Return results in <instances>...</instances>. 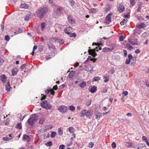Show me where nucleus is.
I'll return each mask as SVG.
<instances>
[{
  "label": "nucleus",
  "mask_w": 149,
  "mask_h": 149,
  "mask_svg": "<svg viewBox=\"0 0 149 149\" xmlns=\"http://www.w3.org/2000/svg\"><path fill=\"white\" fill-rule=\"evenodd\" d=\"M128 92L127 91H123L122 93V95H123V96H125L128 95Z\"/></svg>",
  "instance_id": "de8ad7c7"
},
{
  "label": "nucleus",
  "mask_w": 149,
  "mask_h": 149,
  "mask_svg": "<svg viewBox=\"0 0 149 149\" xmlns=\"http://www.w3.org/2000/svg\"><path fill=\"white\" fill-rule=\"evenodd\" d=\"M68 131L70 133L73 134L74 132V129L73 127H70L68 128Z\"/></svg>",
  "instance_id": "c85d7f7f"
},
{
  "label": "nucleus",
  "mask_w": 149,
  "mask_h": 149,
  "mask_svg": "<svg viewBox=\"0 0 149 149\" xmlns=\"http://www.w3.org/2000/svg\"><path fill=\"white\" fill-rule=\"evenodd\" d=\"M18 71V69L17 68H15L12 70V75L13 76H15L16 75L17 72Z\"/></svg>",
  "instance_id": "aec40b11"
},
{
  "label": "nucleus",
  "mask_w": 149,
  "mask_h": 149,
  "mask_svg": "<svg viewBox=\"0 0 149 149\" xmlns=\"http://www.w3.org/2000/svg\"><path fill=\"white\" fill-rule=\"evenodd\" d=\"M48 11V9L46 7H44L39 9L36 12L37 16L40 19H42Z\"/></svg>",
  "instance_id": "f257e3e1"
},
{
  "label": "nucleus",
  "mask_w": 149,
  "mask_h": 149,
  "mask_svg": "<svg viewBox=\"0 0 149 149\" xmlns=\"http://www.w3.org/2000/svg\"><path fill=\"white\" fill-rule=\"evenodd\" d=\"M124 38L123 36H121L119 38V40L120 41H123L124 39Z\"/></svg>",
  "instance_id": "6e6d98bb"
},
{
  "label": "nucleus",
  "mask_w": 149,
  "mask_h": 149,
  "mask_svg": "<svg viewBox=\"0 0 149 149\" xmlns=\"http://www.w3.org/2000/svg\"><path fill=\"white\" fill-rule=\"evenodd\" d=\"M125 47L130 51L133 48V47L128 43L126 44Z\"/></svg>",
  "instance_id": "4be33fe9"
},
{
  "label": "nucleus",
  "mask_w": 149,
  "mask_h": 149,
  "mask_svg": "<svg viewBox=\"0 0 149 149\" xmlns=\"http://www.w3.org/2000/svg\"><path fill=\"white\" fill-rule=\"evenodd\" d=\"M104 78L105 79L104 81L105 82H108L109 79V77L108 76H104Z\"/></svg>",
  "instance_id": "f704fd0d"
},
{
  "label": "nucleus",
  "mask_w": 149,
  "mask_h": 149,
  "mask_svg": "<svg viewBox=\"0 0 149 149\" xmlns=\"http://www.w3.org/2000/svg\"><path fill=\"white\" fill-rule=\"evenodd\" d=\"M127 21V19H124L120 22V24L122 25H124L126 23Z\"/></svg>",
  "instance_id": "7c9ffc66"
},
{
  "label": "nucleus",
  "mask_w": 149,
  "mask_h": 149,
  "mask_svg": "<svg viewBox=\"0 0 149 149\" xmlns=\"http://www.w3.org/2000/svg\"><path fill=\"white\" fill-rule=\"evenodd\" d=\"M72 29L71 27L70 26L67 27L64 29V32L66 34L69 35L70 33V31H71V30Z\"/></svg>",
  "instance_id": "ddd939ff"
},
{
  "label": "nucleus",
  "mask_w": 149,
  "mask_h": 149,
  "mask_svg": "<svg viewBox=\"0 0 149 149\" xmlns=\"http://www.w3.org/2000/svg\"><path fill=\"white\" fill-rule=\"evenodd\" d=\"M31 17V16L30 15H26L24 18V19L26 21H28L29 20Z\"/></svg>",
  "instance_id": "ea45409f"
},
{
  "label": "nucleus",
  "mask_w": 149,
  "mask_h": 149,
  "mask_svg": "<svg viewBox=\"0 0 149 149\" xmlns=\"http://www.w3.org/2000/svg\"><path fill=\"white\" fill-rule=\"evenodd\" d=\"M102 115V113L100 112H98L96 113L95 114V116L96 117L95 118L96 119L97 118H100V117Z\"/></svg>",
  "instance_id": "a878e982"
},
{
  "label": "nucleus",
  "mask_w": 149,
  "mask_h": 149,
  "mask_svg": "<svg viewBox=\"0 0 149 149\" xmlns=\"http://www.w3.org/2000/svg\"><path fill=\"white\" fill-rule=\"evenodd\" d=\"M123 52L124 54V56L125 57H126L127 55V52L125 50H124L123 51Z\"/></svg>",
  "instance_id": "4d7b16f0"
},
{
  "label": "nucleus",
  "mask_w": 149,
  "mask_h": 149,
  "mask_svg": "<svg viewBox=\"0 0 149 149\" xmlns=\"http://www.w3.org/2000/svg\"><path fill=\"white\" fill-rule=\"evenodd\" d=\"M111 14H108L106 17L105 19V22L107 24H109L111 21Z\"/></svg>",
  "instance_id": "0eeeda50"
},
{
  "label": "nucleus",
  "mask_w": 149,
  "mask_h": 149,
  "mask_svg": "<svg viewBox=\"0 0 149 149\" xmlns=\"http://www.w3.org/2000/svg\"><path fill=\"white\" fill-rule=\"evenodd\" d=\"M48 46V47L49 48V49H54L55 47L53 45V44L51 43H49L47 44Z\"/></svg>",
  "instance_id": "473e14b6"
},
{
  "label": "nucleus",
  "mask_w": 149,
  "mask_h": 149,
  "mask_svg": "<svg viewBox=\"0 0 149 149\" xmlns=\"http://www.w3.org/2000/svg\"><path fill=\"white\" fill-rule=\"evenodd\" d=\"M128 143V147H131L133 146V143Z\"/></svg>",
  "instance_id": "052dcab7"
},
{
  "label": "nucleus",
  "mask_w": 149,
  "mask_h": 149,
  "mask_svg": "<svg viewBox=\"0 0 149 149\" xmlns=\"http://www.w3.org/2000/svg\"><path fill=\"white\" fill-rule=\"evenodd\" d=\"M45 145L47 146H51L52 145V141H49L45 143Z\"/></svg>",
  "instance_id": "e433bc0d"
},
{
  "label": "nucleus",
  "mask_w": 149,
  "mask_h": 149,
  "mask_svg": "<svg viewBox=\"0 0 149 149\" xmlns=\"http://www.w3.org/2000/svg\"><path fill=\"white\" fill-rule=\"evenodd\" d=\"M45 119L44 118H42L40 119L39 123L41 124H43L44 122L45 121Z\"/></svg>",
  "instance_id": "58836bf2"
},
{
  "label": "nucleus",
  "mask_w": 149,
  "mask_h": 149,
  "mask_svg": "<svg viewBox=\"0 0 149 149\" xmlns=\"http://www.w3.org/2000/svg\"><path fill=\"white\" fill-rule=\"evenodd\" d=\"M35 120H34V121L31 120V118H29L27 120L28 123L31 125H33L34 123H35Z\"/></svg>",
  "instance_id": "6ab92c4d"
},
{
  "label": "nucleus",
  "mask_w": 149,
  "mask_h": 149,
  "mask_svg": "<svg viewBox=\"0 0 149 149\" xmlns=\"http://www.w3.org/2000/svg\"><path fill=\"white\" fill-rule=\"evenodd\" d=\"M92 113L91 109L88 110L86 112V114L85 115L89 119L91 118V116L92 115Z\"/></svg>",
  "instance_id": "6e6552de"
},
{
  "label": "nucleus",
  "mask_w": 149,
  "mask_h": 149,
  "mask_svg": "<svg viewBox=\"0 0 149 149\" xmlns=\"http://www.w3.org/2000/svg\"><path fill=\"white\" fill-rule=\"evenodd\" d=\"M140 52V50L139 49H137L135 51V53L136 54H138Z\"/></svg>",
  "instance_id": "680f3d73"
},
{
  "label": "nucleus",
  "mask_w": 149,
  "mask_h": 149,
  "mask_svg": "<svg viewBox=\"0 0 149 149\" xmlns=\"http://www.w3.org/2000/svg\"><path fill=\"white\" fill-rule=\"evenodd\" d=\"M100 79V77H95L93 79V81H98Z\"/></svg>",
  "instance_id": "4c0bfd02"
},
{
  "label": "nucleus",
  "mask_w": 149,
  "mask_h": 149,
  "mask_svg": "<svg viewBox=\"0 0 149 149\" xmlns=\"http://www.w3.org/2000/svg\"><path fill=\"white\" fill-rule=\"evenodd\" d=\"M127 116H128L131 117L132 116V114L131 113H127Z\"/></svg>",
  "instance_id": "69168bd1"
},
{
  "label": "nucleus",
  "mask_w": 149,
  "mask_h": 149,
  "mask_svg": "<svg viewBox=\"0 0 149 149\" xmlns=\"http://www.w3.org/2000/svg\"><path fill=\"white\" fill-rule=\"evenodd\" d=\"M113 49L114 48L113 47L110 48L108 47H105L103 49L102 52H108L113 50Z\"/></svg>",
  "instance_id": "9b49d317"
},
{
  "label": "nucleus",
  "mask_w": 149,
  "mask_h": 149,
  "mask_svg": "<svg viewBox=\"0 0 149 149\" xmlns=\"http://www.w3.org/2000/svg\"><path fill=\"white\" fill-rule=\"evenodd\" d=\"M10 38L8 35H6L5 36V39L6 40L8 41L9 40Z\"/></svg>",
  "instance_id": "864d4df0"
},
{
  "label": "nucleus",
  "mask_w": 149,
  "mask_h": 149,
  "mask_svg": "<svg viewBox=\"0 0 149 149\" xmlns=\"http://www.w3.org/2000/svg\"><path fill=\"white\" fill-rule=\"evenodd\" d=\"M96 10L95 9L93 8L91 9V10H90V12H92L93 13H95L96 12Z\"/></svg>",
  "instance_id": "bf43d9fd"
},
{
  "label": "nucleus",
  "mask_w": 149,
  "mask_h": 149,
  "mask_svg": "<svg viewBox=\"0 0 149 149\" xmlns=\"http://www.w3.org/2000/svg\"><path fill=\"white\" fill-rule=\"evenodd\" d=\"M141 7H138V8L137 10L138 12H140L141 10Z\"/></svg>",
  "instance_id": "0e129e2a"
},
{
  "label": "nucleus",
  "mask_w": 149,
  "mask_h": 149,
  "mask_svg": "<svg viewBox=\"0 0 149 149\" xmlns=\"http://www.w3.org/2000/svg\"><path fill=\"white\" fill-rule=\"evenodd\" d=\"M58 109L60 112L65 113L68 110L67 107L64 105H60L59 106Z\"/></svg>",
  "instance_id": "39448f33"
},
{
  "label": "nucleus",
  "mask_w": 149,
  "mask_h": 149,
  "mask_svg": "<svg viewBox=\"0 0 149 149\" xmlns=\"http://www.w3.org/2000/svg\"><path fill=\"white\" fill-rule=\"evenodd\" d=\"M59 149H65V146L63 144L61 145L59 147Z\"/></svg>",
  "instance_id": "09e8293b"
},
{
  "label": "nucleus",
  "mask_w": 149,
  "mask_h": 149,
  "mask_svg": "<svg viewBox=\"0 0 149 149\" xmlns=\"http://www.w3.org/2000/svg\"><path fill=\"white\" fill-rule=\"evenodd\" d=\"M45 92L46 94H48L49 92L51 94L54 95V91L52 89H47L45 91Z\"/></svg>",
  "instance_id": "2eb2a0df"
},
{
  "label": "nucleus",
  "mask_w": 149,
  "mask_h": 149,
  "mask_svg": "<svg viewBox=\"0 0 149 149\" xmlns=\"http://www.w3.org/2000/svg\"><path fill=\"white\" fill-rule=\"evenodd\" d=\"M23 139L28 142H29L30 140V137L28 135H24L23 136Z\"/></svg>",
  "instance_id": "dca6fc26"
},
{
  "label": "nucleus",
  "mask_w": 149,
  "mask_h": 149,
  "mask_svg": "<svg viewBox=\"0 0 149 149\" xmlns=\"http://www.w3.org/2000/svg\"><path fill=\"white\" fill-rule=\"evenodd\" d=\"M58 134L60 135H61L63 134V130L61 128H58Z\"/></svg>",
  "instance_id": "72a5a7b5"
},
{
  "label": "nucleus",
  "mask_w": 149,
  "mask_h": 149,
  "mask_svg": "<svg viewBox=\"0 0 149 149\" xmlns=\"http://www.w3.org/2000/svg\"><path fill=\"white\" fill-rule=\"evenodd\" d=\"M93 69V67L91 65H88L86 66V70L87 71H90Z\"/></svg>",
  "instance_id": "f3484780"
},
{
  "label": "nucleus",
  "mask_w": 149,
  "mask_h": 149,
  "mask_svg": "<svg viewBox=\"0 0 149 149\" xmlns=\"http://www.w3.org/2000/svg\"><path fill=\"white\" fill-rule=\"evenodd\" d=\"M91 100L88 102H86L85 103V104L86 106H90L91 105Z\"/></svg>",
  "instance_id": "c03bdc74"
},
{
  "label": "nucleus",
  "mask_w": 149,
  "mask_h": 149,
  "mask_svg": "<svg viewBox=\"0 0 149 149\" xmlns=\"http://www.w3.org/2000/svg\"><path fill=\"white\" fill-rule=\"evenodd\" d=\"M136 26L139 29H141L142 28H144L145 27V25L144 23H142L138 24L136 25Z\"/></svg>",
  "instance_id": "412c9836"
},
{
  "label": "nucleus",
  "mask_w": 149,
  "mask_h": 149,
  "mask_svg": "<svg viewBox=\"0 0 149 149\" xmlns=\"http://www.w3.org/2000/svg\"><path fill=\"white\" fill-rule=\"evenodd\" d=\"M42 107L46 109H50L52 107V105L49 104L47 100H45L40 104Z\"/></svg>",
  "instance_id": "f03ea898"
},
{
  "label": "nucleus",
  "mask_w": 149,
  "mask_h": 149,
  "mask_svg": "<svg viewBox=\"0 0 149 149\" xmlns=\"http://www.w3.org/2000/svg\"><path fill=\"white\" fill-rule=\"evenodd\" d=\"M111 147L113 148H115L116 147V145L115 142H113L112 143Z\"/></svg>",
  "instance_id": "3c124183"
},
{
  "label": "nucleus",
  "mask_w": 149,
  "mask_h": 149,
  "mask_svg": "<svg viewBox=\"0 0 149 149\" xmlns=\"http://www.w3.org/2000/svg\"><path fill=\"white\" fill-rule=\"evenodd\" d=\"M86 110H84L81 111L80 113V117H82L84 116L86 114Z\"/></svg>",
  "instance_id": "c756f323"
},
{
  "label": "nucleus",
  "mask_w": 149,
  "mask_h": 149,
  "mask_svg": "<svg viewBox=\"0 0 149 149\" xmlns=\"http://www.w3.org/2000/svg\"><path fill=\"white\" fill-rule=\"evenodd\" d=\"M142 139L143 141H145L146 142L148 141L147 137L145 136H143L142 137Z\"/></svg>",
  "instance_id": "8fccbe9b"
},
{
  "label": "nucleus",
  "mask_w": 149,
  "mask_h": 149,
  "mask_svg": "<svg viewBox=\"0 0 149 149\" xmlns=\"http://www.w3.org/2000/svg\"><path fill=\"white\" fill-rule=\"evenodd\" d=\"M118 9L119 12L122 13L124 11L125 8L123 5H120L118 7Z\"/></svg>",
  "instance_id": "f8f14e48"
},
{
  "label": "nucleus",
  "mask_w": 149,
  "mask_h": 149,
  "mask_svg": "<svg viewBox=\"0 0 149 149\" xmlns=\"http://www.w3.org/2000/svg\"><path fill=\"white\" fill-rule=\"evenodd\" d=\"M68 22L70 24H74L75 23V21L71 16H68Z\"/></svg>",
  "instance_id": "4468645a"
},
{
  "label": "nucleus",
  "mask_w": 149,
  "mask_h": 149,
  "mask_svg": "<svg viewBox=\"0 0 149 149\" xmlns=\"http://www.w3.org/2000/svg\"><path fill=\"white\" fill-rule=\"evenodd\" d=\"M143 3L142 2H139L138 4V6L142 7V6Z\"/></svg>",
  "instance_id": "5fc2aeb1"
},
{
  "label": "nucleus",
  "mask_w": 149,
  "mask_h": 149,
  "mask_svg": "<svg viewBox=\"0 0 149 149\" xmlns=\"http://www.w3.org/2000/svg\"><path fill=\"white\" fill-rule=\"evenodd\" d=\"M110 71L111 72V73L112 74H113V73H114L115 72V70L113 69H111L110 70Z\"/></svg>",
  "instance_id": "e2e57ef3"
},
{
  "label": "nucleus",
  "mask_w": 149,
  "mask_h": 149,
  "mask_svg": "<svg viewBox=\"0 0 149 149\" xmlns=\"http://www.w3.org/2000/svg\"><path fill=\"white\" fill-rule=\"evenodd\" d=\"M99 50L102 49V48L99 46L96 47L95 49H89L88 50L89 54L93 56V57H95L97 55V54L95 52V49H98Z\"/></svg>",
  "instance_id": "7ed1b4c3"
},
{
  "label": "nucleus",
  "mask_w": 149,
  "mask_h": 149,
  "mask_svg": "<svg viewBox=\"0 0 149 149\" xmlns=\"http://www.w3.org/2000/svg\"><path fill=\"white\" fill-rule=\"evenodd\" d=\"M6 88V90L8 92L10 91V89L11 88L9 84V81L7 83L5 86Z\"/></svg>",
  "instance_id": "5701e85b"
},
{
  "label": "nucleus",
  "mask_w": 149,
  "mask_h": 149,
  "mask_svg": "<svg viewBox=\"0 0 149 149\" xmlns=\"http://www.w3.org/2000/svg\"><path fill=\"white\" fill-rule=\"evenodd\" d=\"M86 86V83L85 82H83L79 85V86L82 88H84Z\"/></svg>",
  "instance_id": "2f4dec72"
},
{
  "label": "nucleus",
  "mask_w": 149,
  "mask_h": 149,
  "mask_svg": "<svg viewBox=\"0 0 149 149\" xmlns=\"http://www.w3.org/2000/svg\"><path fill=\"white\" fill-rule=\"evenodd\" d=\"M131 5L132 6H134L135 4V2L134 0H130Z\"/></svg>",
  "instance_id": "a18cd8bd"
},
{
  "label": "nucleus",
  "mask_w": 149,
  "mask_h": 149,
  "mask_svg": "<svg viewBox=\"0 0 149 149\" xmlns=\"http://www.w3.org/2000/svg\"><path fill=\"white\" fill-rule=\"evenodd\" d=\"M146 86H148L149 87V81H146Z\"/></svg>",
  "instance_id": "774afa93"
},
{
  "label": "nucleus",
  "mask_w": 149,
  "mask_h": 149,
  "mask_svg": "<svg viewBox=\"0 0 149 149\" xmlns=\"http://www.w3.org/2000/svg\"><path fill=\"white\" fill-rule=\"evenodd\" d=\"M56 135V133L55 132H51V138L54 137Z\"/></svg>",
  "instance_id": "79ce46f5"
},
{
  "label": "nucleus",
  "mask_w": 149,
  "mask_h": 149,
  "mask_svg": "<svg viewBox=\"0 0 149 149\" xmlns=\"http://www.w3.org/2000/svg\"><path fill=\"white\" fill-rule=\"evenodd\" d=\"M94 145V143L92 142H90L88 144V147L90 148H92Z\"/></svg>",
  "instance_id": "a19ab883"
},
{
  "label": "nucleus",
  "mask_w": 149,
  "mask_h": 149,
  "mask_svg": "<svg viewBox=\"0 0 149 149\" xmlns=\"http://www.w3.org/2000/svg\"><path fill=\"white\" fill-rule=\"evenodd\" d=\"M147 36H148V35H147V33L146 32L144 33L142 35V37L143 38L146 37Z\"/></svg>",
  "instance_id": "603ef678"
},
{
  "label": "nucleus",
  "mask_w": 149,
  "mask_h": 149,
  "mask_svg": "<svg viewBox=\"0 0 149 149\" xmlns=\"http://www.w3.org/2000/svg\"><path fill=\"white\" fill-rule=\"evenodd\" d=\"M128 42L130 44L132 45H137L138 44L137 39L133 40L129 39H128Z\"/></svg>",
  "instance_id": "423d86ee"
},
{
  "label": "nucleus",
  "mask_w": 149,
  "mask_h": 149,
  "mask_svg": "<svg viewBox=\"0 0 149 149\" xmlns=\"http://www.w3.org/2000/svg\"><path fill=\"white\" fill-rule=\"evenodd\" d=\"M69 110H70L72 111H73L75 109L74 107L72 105L70 106L69 107Z\"/></svg>",
  "instance_id": "37998d69"
},
{
  "label": "nucleus",
  "mask_w": 149,
  "mask_h": 149,
  "mask_svg": "<svg viewBox=\"0 0 149 149\" xmlns=\"http://www.w3.org/2000/svg\"><path fill=\"white\" fill-rule=\"evenodd\" d=\"M20 7L23 8H27L28 7V5L27 4L24 3L21 4Z\"/></svg>",
  "instance_id": "cd10ccee"
},
{
  "label": "nucleus",
  "mask_w": 149,
  "mask_h": 149,
  "mask_svg": "<svg viewBox=\"0 0 149 149\" xmlns=\"http://www.w3.org/2000/svg\"><path fill=\"white\" fill-rule=\"evenodd\" d=\"M22 29H19V30H18L17 31H16L15 32L13 33V34L14 35H16L17 34H18L20 33H21L22 32Z\"/></svg>",
  "instance_id": "bb28decb"
},
{
  "label": "nucleus",
  "mask_w": 149,
  "mask_h": 149,
  "mask_svg": "<svg viewBox=\"0 0 149 149\" xmlns=\"http://www.w3.org/2000/svg\"><path fill=\"white\" fill-rule=\"evenodd\" d=\"M30 118H31V120H32L33 121H34V120H35V123L38 119V116L37 115L35 114L32 115Z\"/></svg>",
  "instance_id": "9d476101"
},
{
  "label": "nucleus",
  "mask_w": 149,
  "mask_h": 149,
  "mask_svg": "<svg viewBox=\"0 0 149 149\" xmlns=\"http://www.w3.org/2000/svg\"><path fill=\"white\" fill-rule=\"evenodd\" d=\"M26 65L25 64H23L20 66V68L21 69H23L25 67Z\"/></svg>",
  "instance_id": "338daca9"
},
{
  "label": "nucleus",
  "mask_w": 149,
  "mask_h": 149,
  "mask_svg": "<svg viewBox=\"0 0 149 149\" xmlns=\"http://www.w3.org/2000/svg\"><path fill=\"white\" fill-rule=\"evenodd\" d=\"M93 59V58H92L91 56H89L88 57V58H87V60H86V61H87L88 60H89L90 61H92V60Z\"/></svg>",
  "instance_id": "13d9d810"
},
{
  "label": "nucleus",
  "mask_w": 149,
  "mask_h": 149,
  "mask_svg": "<svg viewBox=\"0 0 149 149\" xmlns=\"http://www.w3.org/2000/svg\"><path fill=\"white\" fill-rule=\"evenodd\" d=\"M12 139L10 135H9V137H3L2 138V139L4 141H8L11 140Z\"/></svg>",
  "instance_id": "393cba45"
},
{
  "label": "nucleus",
  "mask_w": 149,
  "mask_h": 149,
  "mask_svg": "<svg viewBox=\"0 0 149 149\" xmlns=\"http://www.w3.org/2000/svg\"><path fill=\"white\" fill-rule=\"evenodd\" d=\"M128 58L126 59L125 63L126 64H129L131 61V60L133 58L132 55L130 54H129L128 56Z\"/></svg>",
  "instance_id": "1a4fd4ad"
},
{
  "label": "nucleus",
  "mask_w": 149,
  "mask_h": 149,
  "mask_svg": "<svg viewBox=\"0 0 149 149\" xmlns=\"http://www.w3.org/2000/svg\"><path fill=\"white\" fill-rule=\"evenodd\" d=\"M45 26V24L44 22L42 23L41 24V26L42 27V30L43 31L44 29Z\"/></svg>",
  "instance_id": "49530a36"
},
{
  "label": "nucleus",
  "mask_w": 149,
  "mask_h": 149,
  "mask_svg": "<svg viewBox=\"0 0 149 149\" xmlns=\"http://www.w3.org/2000/svg\"><path fill=\"white\" fill-rule=\"evenodd\" d=\"M16 128L19 129H21L22 128V124L21 123H19L17 124L16 126Z\"/></svg>",
  "instance_id": "c9c22d12"
},
{
  "label": "nucleus",
  "mask_w": 149,
  "mask_h": 149,
  "mask_svg": "<svg viewBox=\"0 0 149 149\" xmlns=\"http://www.w3.org/2000/svg\"><path fill=\"white\" fill-rule=\"evenodd\" d=\"M97 90V87L96 86H93L90 89V91L91 93H95L96 91Z\"/></svg>",
  "instance_id": "b1692460"
},
{
  "label": "nucleus",
  "mask_w": 149,
  "mask_h": 149,
  "mask_svg": "<svg viewBox=\"0 0 149 149\" xmlns=\"http://www.w3.org/2000/svg\"><path fill=\"white\" fill-rule=\"evenodd\" d=\"M64 10V9L62 7L59 6L54 11V15H59L61 14Z\"/></svg>",
  "instance_id": "20e7f679"
},
{
  "label": "nucleus",
  "mask_w": 149,
  "mask_h": 149,
  "mask_svg": "<svg viewBox=\"0 0 149 149\" xmlns=\"http://www.w3.org/2000/svg\"><path fill=\"white\" fill-rule=\"evenodd\" d=\"M6 75L4 74L1 75L0 76L1 78V81L3 83H5L6 79Z\"/></svg>",
  "instance_id": "a211bd4d"
}]
</instances>
